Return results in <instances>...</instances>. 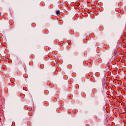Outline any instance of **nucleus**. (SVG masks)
<instances>
[{"label": "nucleus", "mask_w": 126, "mask_h": 126, "mask_svg": "<svg viewBox=\"0 0 126 126\" xmlns=\"http://www.w3.org/2000/svg\"><path fill=\"white\" fill-rule=\"evenodd\" d=\"M112 15H113V14H112V11H108L107 12V16H108V17H112Z\"/></svg>", "instance_id": "nucleus-1"}, {"label": "nucleus", "mask_w": 126, "mask_h": 126, "mask_svg": "<svg viewBox=\"0 0 126 126\" xmlns=\"http://www.w3.org/2000/svg\"><path fill=\"white\" fill-rule=\"evenodd\" d=\"M15 63L16 65H19L20 64L19 61L17 60V61L15 62Z\"/></svg>", "instance_id": "nucleus-2"}, {"label": "nucleus", "mask_w": 126, "mask_h": 126, "mask_svg": "<svg viewBox=\"0 0 126 126\" xmlns=\"http://www.w3.org/2000/svg\"><path fill=\"white\" fill-rule=\"evenodd\" d=\"M60 13H61V12L60 11V10H58L56 11L57 15H60Z\"/></svg>", "instance_id": "nucleus-3"}, {"label": "nucleus", "mask_w": 126, "mask_h": 126, "mask_svg": "<svg viewBox=\"0 0 126 126\" xmlns=\"http://www.w3.org/2000/svg\"><path fill=\"white\" fill-rule=\"evenodd\" d=\"M90 82L91 83V81H90Z\"/></svg>", "instance_id": "nucleus-4"}]
</instances>
